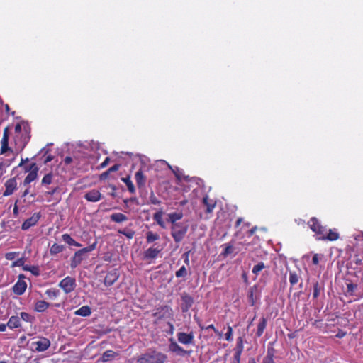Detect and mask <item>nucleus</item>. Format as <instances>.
I'll use <instances>...</instances> for the list:
<instances>
[{"mask_svg":"<svg viewBox=\"0 0 363 363\" xmlns=\"http://www.w3.org/2000/svg\"><path fill=\"white\" fill-rule=\"evenodd\" d=\"M29 161V159L28 158H26V159H21V161L20 162V164H18V167H22L24 163H26Z\"/></svg>","mask_w":363,"mask_h":363,"instance_id":"e2e57ef3","label":"nucleus"},{"mask_svg":"<svg viewBox=\"0 0 363 363\" xmlns=\"http://www.w3.org/2000/svg\"><path fill=\"white\" fill-rule=\"evenodd\" d=\"M162 215H163V212L162 211H157V213H155L153 215V219H154L155 221L157 222V223L160 226H161L162 228H164L165 226H164V221L162 220Z\"/></svg>","mask_w":363,"mask_h":363,"instance_id":"cd10ccee","label":"nucleus"},{"mask_svg":"<svg viewBox=\"0 0 363 363\" xmlns=\"http://www.w3.org/2000/svg\"><path fill=\"white\" fill-rule=\"evenodd\" d=\"M357 288V285L351 282L347 284V293L349 295H352L354 290Z\"/></svg>","mask_w":363,"mask_h":363,"instance_id":"c03bdc74","label":"nucleus"},{"mask_svg":"<svg viewBox=\"0 0 363 363\" xmlns=\"http://www.w3.org/2000/svg\"><path fill=\"white\" fill-rule=\"evenodd\" d=\"M256 291V287L252 286L248 289L247 299L250 306H254L256 301V297L254 296V292Z\"/></svg>","mask_w":363,"mask_h":363,"instance_id":"bb28decb","label":"nucleus"},{"mask_svg":"<svg viewBox=\"0 0 363 363\" xmlns=\"http://www.w3.org/2000/svg\"><path fill=\"white\" fill-rule=\"evenodd\" d=\"M120 165L119 164H115L110 167L108 170L106 172H104L101 176L104 177V174H107L108 172H116L119 169Z\"/></svg>","mask_w":363,"mask_h":363,"instance_id":"864d4df0","label":"nucleus"},{"mask_svg":"<svg viewBox=\"0 0 363 363\" xmlns=\"http://www.w3.org/2000/svg\"><path fill=\"white\" fill-rule=\"evenodd\" d=\"M118 354L113 350H106L102 355L103 362H107L111 359H113Z\"/></svg>","mask_w":363,"mask_h":363,"instance_id":"c85d7f7f","label":"nucleus"},{"mask_svg":"<svg viewBox=\"0 0 363 363\" xmlns=\"http://www.w3.org/2000/svg\"><path fill=\"white\" fill-rule=\"evenodd\" d=\"M84 199L90 202H97L102 198L101 194L96 189L90 190L84 194Z\"/></svg>","mask_w":363,"mask_h":363,"instance_id":"ddd939ff","label":"nucleus"},{"mask_svg":"<svg viewBox=\"0 0 363 363\" xmlns=\"http://www.w3.org/2000/svg\"><path fill=\"white\" fill-rule=\"evenodd\" d=\"M16 252H8L5 255V257L8 260H12L16 257Z\"/></svg>","mask_w":363,"mask_h":363,"instance_id":"4d7b16f0","label":"nucleus"},{"mask_svg":"<svg viewBox=\"0 0 363 363\" xmlns=\"http://www.w3.org/2000/svg\"><path fill=\"white\" fill-rule=\"evenodd\" d=\"M171 235L176 242H180L185 237L188 231V225L182 223H178L174 225H172L171 228Z\"/></svg>","mask_w":363,"mask_h":363,"instance_id":"f03ea898","label":"nucleus"},{"mask_svg":"<svg viewBox=\"0 0 363 363\" xmlns=\"http://www.w3.org/2000/svg\"><path fill=\"white\" fill-rule=\"evenodd\" d=\"M183 218L182 212H174L170 213L167 215V222L170 223L172 225H174L178 223L177 221L181 220Z\"/></svg>","mask_w":363,"mask_h":363,"instance_id":"a211bd4d","label":"nucleus"},{"mask_svg":"<svg viewBox=\"0 0 363 363\" xmlns=\"http://www.w3.org/2000/svg\"><path fill=\"white\" fill-rule=\"evenodd\" d=\"M118 233L120 234H123L125 236H126L128 238L131 239L133 238L135 235V232L130 229H123V230H118Z\"/></svg>","mask_w":363,"mask_h":363,"instance_id":"58836bf2","label":"nucleus"},{"mask_svg":"<svg viewBox=\"0 0 363 363\" xmlns=\"http://www.w3.org/2000/svg\"><path fill=\"white\" fill-rule=\"evenodd\" d=\"M45 294L50 299H55L60 294V291L55 289H49L46 290Z\"/></svg>","mask_w":363,"mask_h":363,"instance_id":"72a5a7b5","label":"nucleus"},{"mask_svg":"<svg viewBox=\"0 0 363 363\" xmlns=\"http://www.w3.org/2000/svg\"><path fill=\"white\" fill-rule=\"evenodd\" d=\"M168 325H169V333L170 334H173L174 331V327L173 324L171 323H168Z\"/></svg>","mask_w":363,"mask_h":363,"instance_id":"052dcab7","label":"nucleus"},{"mask_svg":"<svg viewBox=\"0 0 363 363\" xmlns=\"http://www.w3.org/2000/svg\"><path fill=\"white\" fill-rule=\"evenodd\" d=\"M177 336L179 342L184 345H192L194 342V335L193 332L189 333L179 332L177 333Z\"/></svg>","mask_w":363,"mask_h":363,"instance_id":"1a4fd4ad","label":"nucleus"},{"mask_svg":"<svg viewBox=\"0 0 363 363\" xmlns=\"http://www.w3.org/2000/svg\"><path fill=\"white\" fill-rule=\"evenodd\" d=\"M339 238V234L333 231V230H329V232L327 233L325 232L324 235H321V236L318 238L319 240H328L330 241L337 240Z\"/></svg>","mask_w":363,"mask_h":363,"instance_id":"6ab92c4d","label":"nucleus"},{"mask_svg":"<svg viewBox=\"0 0 363 363\" xmlns=\"http://www.w3.org/2000/svg\"><path fill=\"white\" fill-rule=\"evenodd\" d=\"M241 353H242V352H240V351H238V350L235 351V353L234 354V358H233L232 363H240V361Z\"/></svg>","mask_w":363,"mask_h":363,"instance_id":"de8ad7c7","label":"nucleus"},{"mask_svg":"<svg viewBox=\"0 0 363 363\" xmlns=\"http://www.w3.org/2000/svg\"><path fill=\"white\" fill-rule=\"evenodd\" d=\"M20 315H21L20 318L22 319L23 320L28 322V323L32 322L33 317L29 313H26V312H21L20 313Z\"/></svg>","mask_w":363,"mask_h":363,"instance_id":"a18cd8bd","label":"nucleus"},{"mask_svg":"<svg viewBox=\"0 0 363 363\" xmlns=\"http://www.w3.org/2000/svg\"><path fill=\"white\" fill-rule=\"evenodd\" d=\"M266 326H267V320L265 318L263 317L260 319L259 323L257 325V330L256 333V335L257 337L262 336V335L264 333V329L266 328Z\"/></svg>","mask_w":363,"mask_h":363,"instance_id":"a878e982","label":"nucleus"},{"mask_svg":"<svg viewBox=\"0 0 363 363\" xmlns=\"http://www.w3.org/2000/svg\"><path fill=\"white\" fill-rule=\"evenodd\" d=\"M189 253H190V251H188V252H186L185 253H184L182 255V257L184 259V262L186 265L189 264Z\"/></svg>","mask_w":363,"mask_h":363,"instance_id":"6e6d98bb","label":"nucleus"},{"mask_svg":"<svg viewBox=\"0 0 363 363\" xmlns=\"http://www.w3.org/2000/svg\"><path fill=\"white\" fill-rule=\"evenodd\" d=\"M57 188L55 187V188L52 189L51 191H48V194L53 195V194H55L57 192Z\"/></svg>","mask_w":363,"mask_h":363,"instance_id":"338daca9","label":"nucleus"},{"mask_svg":"<svg viewBox=\"0 0 363 363\" xmlns=\"http://www.w3.org/2000/svg\"><path fill=\"white\" fill-rule=\"evenodd\" d=\"M52 159H53V157H52V155H48V156L45 158V161H44V163H45V164H46V163H48V162H49L52 161Z\"/></svg>","mask_w":363,"mask_h":363,"instance_id":"0e129e2a","label":"nucleus"},{"mask_svg":"<svg viewBox=\"0 0 363 363\" xmlns=\"http://www.w3.org/2000/svg\"><path fill=\"white\" fill-rule=\"evenodd\" d=\"M7 326H8L7 324H3V323L0 324V331L1 332L5 331Z\"/></svg>","mask_w":363,"mask_h":363,"instance_id":"69168bd1","label":"nucleus"},{"mask_svg":"<svg viewBox=\"0 0 363 363\" xmlns=\"http://www.w3.org/2000/svg\"><path fill=\"white\" fill-rule=\"evenodd\" d=\"M23 269L24 271H28V272H32V274L35 276L39 275V269H38V267H37L35 266H30V265L26 264V265L23 266Z\"/></svg>","mask_w":363,"mask_h":363,"instance_id":"c9c22d12","label":"nucleus"},{"mask_svg":"<svg viewBox=\"0 0 363 363\" xmlns=\"http://www.w3.org/2000/svg\"><path fill=\"white\" fill-rule=\"evenodd\" d=\"M62 238V240L69 245L74 243V240L72 238L69 234H63Z\"/></svg>","mask_w":363,"mask_h":363,"instance_id":"49530a36","label":"nucleus"},{"mask_svg":"<svg viewBox=\"0 0 363 363\" xmlns=\"http://www.w3.org/2000/svg\"><path fill=\"white\" fill-rule=\"evenodd\" d=\"M50 346V341L45 337H39L38 340L33 341L30 344V348L35 352H44Z\"/></svg>","mask_w":363,"mask_h":363,"instance_id":"423d86ee","label":"nucleus"},{"mask_svg":"<svg viewBox=\"0 0 363 363\" xmlns=\"http://www.w3.org/2000/svg\"><path fill=\"white\" fill-rule=\"evenodd\" d=\"M118 279V275L116 271L109 272L105 279L104 284L107 286H112Z\"/></svg>","mask_w":363,"mask_h":363,"instance_id":"f3484780","label":"nucleus"},{"mask_svg":"<svg viewBox=\"0 0 363 363\" xmlns=\"http://www.w3.org/2000/svg\"><path fill=\"white\" fill-rule=\"evenodd\" d=\"M38 171H33V172L28 173L23 180V185L27 186L35 181L38 178Z\"/></svg>","mask_w":363,"mask_h":363,"instance_id":"5701e85b","label":"nucleus"},{"mask_svg":"<svg viewBox=\"0 0 363 363\" xmlns=\"http://www.w3.org/2000/svg\"><path fill=\"white\" fill-rule=\"evenodd\" d=\"M7 325L10 329L18 328L21 326V318L18 316H11L8 323Z\"/></svg>","mask_w":363,"mask_h":363,"instance_id":"aec40b11","label":"nucleus"},{"mask_svg":"<svg viewBox=\"0 0 363 363\" xmlns=\"http://www.w3.org/2000/svg\"><path fill=\"white\" fill-rule=\"evenodd\" d=\"M91 313V308L88 306H84L77 310L74 312L76 315H79L82 317H87Z\"/></svg>","mask_w":363,"mask_h":363,"instance_id":"4be33fe9","label":"nucleus"},{"mask_svg":"<svg viewBox=\"0 0 363 363\" xmlns=\"http://www.w3.org/2000/svg\"><path fill=\"white\" fill-rule=\"evenodd\" d=\"M308 225L310 226V228L317 234L320 235H324L326 228L323 226H322L318 219L315 217L311 218V220L308 222Z\"/></svg>","mask_w":363,"mask_h":363,"instance_id":"9d476101","label":"nucleus"},{"mask_svg":"<svg viewBox=\"0 0 363 363\" xmlns=\"http://www.w3.org/2000/svg\"><path fill=\"white\" fill-rule=\"evenodd\" d=\"M188 274L187 269L185 266H182L178 271L175 272V276L177 278L186 277Z\"/></svg>","mask_w":363,"mask_h":363,"instance_id":"ea45409f","label":"nucleus"},{"mask_svg":"<svg viewBox=\"0 0 363 363\" xmlns=\"http://www.w3.org/2000/svg\"><path fill=\"white\" fill-rule=\"evenodd\" d=\"M59 286L65 291V294H69L75 289L76 280L74 278L67 276L60 281Z\"/></svg>","mask_w":363,"mask_h":363,"instance_id":"0eeeda50","label":"nucleus"},{"mask_svg":"<svg viewBox=\"0 0 363 363\" xmlns=\"http://www.w3.org/2000/svg\"><path fill=\"white\" fill-rule=\"evenodd\" d=\"M265 268V265L263 262H259L255 265L252 269V273L257 275L261 270Z\"/></svg>","mask_w":363,"mask_h":363,"instance_id":"79ce46f5","label":"nucleus"},{"mask_svg":"<svg viewBox=\"0 0 363 363\" xmlns=\"http://www.w3.org/2000/svg\"><path fill=\"white\" fill-rule=\"evenodd\" d=\"M299 281V276L295 272H290L289 273V282L291 285L296 284Z\"/></svg>","mask_w":363,"mask_h":363,"instance_id":"e433bc0d","label":"nucleus"},{"mask_svg":"<svg viewBox=\"0 0 363 363\" xmlns=\"http://www.w3.org/2000/svg\"><path fill=\"white\" fill-rule=\"evenodd\" d=\"M21 127L19 124L16 125L15 127V132L16 133V135L15 136V143L17 146V150L21 152L24 147H26V144L29 141L30 137L26 134H22L21 133Z\"/></svg>","mask_w":363,"mask_h":363,"instance_id":"20e7f679","label":"nucleus"},{"mask_svg":"<svg viewBox=\"0 0 363 363\" xmlns=\"http://www.w3.org/2000/svg\"><path fill=\"white\" fill-rule=\"evenodd\" d=\"M121 180L127 185L128 189L130 193H135V189L134 185L129 177H123Z\"/></svg>","mask_w":363,"mask_h":363,"instance_id":"473e14b6","label":"nucleus"},{"mask_svg":"<svg viewBox=\"0 0 363 363\" xmlns=\"http://www.w3.org/2000/svg\"><path fill=\"white\" fill-rule=\"evenodd\" d=\"M23 263H24V262H23V259H19L14 263V265L23 267V266H24Z\"/></svg>","mask_w":363,"mask_h":363,"instance_id":"bf43d9fd","label":"nucleus"},{"mask_svg":"<svg viewBox=\"0 0 363 363\" xmlns=\"http://www.w3.org/2000/svg\"><path fill=\"white\" fill-rule=\"evenodd\" d=\"M108 162H109V158H108V157H106V158L105 159V160H104V161L101 164V165H100V166H101V168L105 167L108 164Z\"/></svg>","mask_w":363,"mask_h":363,"instance_id":"680f3d73","label":"nucleus"},{"mask_svg":"<svg viewBox=\"0 0 363 363\" xmlns=\"http://www.w3.org/2000/svg\"><path fill=\"white\" fill-rule=\"evenodd\" d=\"M40 218V213H34L30 218L26 219L22 224V230H26L30 227L34 226Z\"/></svg>","mask_w":363,"mask_h":363,"instance_id":"f8f14e48","label":"nucleus"},{"mask_svg":"<svg viewBox=\"0 0 363 363\" xmlns=\"http://www.w3.org/2000/svg\"><path fill=\"white\" fill-rule=\"evenodd\" d=\"M9 138L8 128H6L4 130L3 138L1 141V154H4L7 151L10 150L9 147Z\"/></svg>","mask_w":363,"mask_h":363,"instance_id":"4468645a","label":"nucleus"},{"mask_svg":"<svg viewBox=\"0 0 363 363\" xmlns=\"http://www.w3.org/2000/svg\"><path fill=\"white\" fill-rule=\"evenodd\" d=\"M146 239L147 243H152L155 240L160 239V235L157 233H154L152 231H148L146 233Z\"/></svg>","mask_w":363,"mask_h":363,"instance_id":"2f4dec72","label":"nucleus"},{"mask_svg":"<svg viewBox=\"0 0 363 363\" xmlns=\"http://www.w3.org/2000/svg\"><path fill=\"white\" fill-rule=\"evenodd\" d=\"M167 355L156 350H148L138 357L131 359L132 363H167Z\"/></svg>","mask_w":363,"mask_h":363,"instance_id":"f257e3e1","label":"nucleus"},{"mask_svg":"<svg viewBox=\"0 0 363 363\" xmlns=\"http://www.w3.org/2000/svg\"><path fill=\"white\" fill-rule=\"evenodd\" d=\"M53 179V174L52 173L46 174L41 181L42 186H47L52 183Z\"/></svg>","mask_w":363,"mask_h":363,"instance_id":"f704fd0d","label":"nucleus"},{"mask_svg":"<svg viewBox=\"0 0 363 363\" xmlns=\"http://www.w3.org/2000/svg\"><path fill=\"white\" fill-rule=\"evenodd\" d=\"M50 304L45 301H38L35 304V310L38 312H44Z\"/></svg>","mask_w":363,"mask_h":363,"instance_id":"393cba45","label":"nucleus"},{"mask_svg":"<svg viewBox=\"0 0 363 363\" xmlns=\"http://www.w3.org/2000/svg\"><path fill=\"white\" fill-rule=\"evenodd\" d=\"M135 177L138 186L139 188L143 186L145 184V177L143 172L141 170L138 171Z\"/></svg>","mask_w":363,"mask_h":363,"instance_id":"b1692460","label":"nucleus"},{"mask_svg":"<svg viewBox=\"0 0 363 363\" xmlns=\"http://www.w3.org/2000/svg\"><path fill=\"white\" fill-rule=\"evenodd\" d=\"M110 218H111V221L116 222L118 223L125 222V221L128 220V217L125 214H123L121 213H115L111 214L110 216Z\"/></svg>","mask_w":363,"mask_h":363,"instance_id":"412c9836","label":"nucleus"},{"mask_svg":"<svg viewBox=\"0 0 363 363\" xmlns=\"http://www.w3.org/2000/svg\"><path fill=\"white\" fill-rule=\"evenodd\" d=\"M72 162V158L69 156H67L64 160V162L67 165L69 164Z\"/></svg>","mask_w":363,"mask_h":363,"instance_id":"13d9d810","label":"nucleus"},{"mask_svg":"<svg viewBox=\"0 0 363 363\" xmlns=\"http://www.w3.org/2000/svg\"><path fill=\"white\" fill-rule=\"evenodd\" d=\"M233 329L230 326H228V331L225 333V339L228 341H231L233 340Z\"/></svg>","mask_w":363,"mask_h":363,"instance_id":"8fccbe9b","label":"nucleus"},{"mask_svg":"<svg viewBox=\"0 0 363 363\" xmlns=\"http://www.w3.org/2000/svg\"><path fill=\"white\" fill-rule=\"evenodd\" d=\"M181 309L183 313H186L193 306L194 300L192 296L186 292L181 294Z\"/></svg>","mask_w":363,"mask_h":363,"instance_id":"6e6552de","label":"nucleus"},{"mask_svg":"<svg viewBox=\"0 0 363 363\" xmlns=\"http://www.w3.org/2000/svg\"><path fill=\"white\" fill-rule=\"evenodd\" d=\"M274 354L272 350H268L267 356L263 359V363H275L274 359Z\"/></svg>","mask_w":363,"mask_h":363,"instance_id":"4c0bfd02","label":"nucleus"},{"mask_svg":"<svg viewBox=\"0 0 363 363\" xmlns=\"http://www.w3.org/2000/svg\"><path fill=\"white\" fill-rule=\"evenodd\" d=\"M162 248L151 247L146 250L144 252V258L145 259H152L157 257L161 252Z\"/></svg>","mask_w":363,"mask_h":363,"instance_id":"2eb2a0df","label":"nucleus"},{"mask_svg":"<svg viewBox=\"0 0 363 363\" xmlns=\"http://www.w3.org/2000/svg\"><path fill=\"white\" fill-rule=\"evenodd\" d=\"M321 289H322V288L319 285L318 282H315L313 285V296L314 298H317L319 296Z\"/></svg>","mask_w":363,"mask_h":363,"instance_id":"37998d69","label":"nucleus"},{"mask_svg":"<svg viewBox=\"0 0 363 363\" xmlns=\"http://www.w3.org/2000/svg\"><path fill=\"white\" fill-rule=\"evenodd\" d=\"M323 255H319V254H315L313 257V259H312V262L313 264H318L319 263V259L323 258Z\"/></svg>","mask_w":363,"mask_h":363,"instance_id":"3c124183","label":"nucleus"},{"mask_svg":"<svg viewBox=\"0 0 363 363\" xmlns=\"http://www.w3.org/2000/svg\"><path fill=\"white\" fill-rule=\"evenodd\" d=\"M169 350L174 354L182 357H189L192 353V350H184L172 338L169 339Z\"/></svg>","mask_w":363,"mask_h":363,"instance_id":"39448f33","label":"nucleus"},{"mask_svg":"<svg viewBox=\"0 0 363 363\" xmlns=\"http://www.w3.org/2000/svg\"><path fill=\"white\" fill-rule=\"evenodd\" d=\"M236 350L240 352H242L243 350V343L242 337H239L237 340Z\"/></svg>","mask_w":363,"mask_h":363,"instance_id":"603ef678","label":"nucleus"},{"mask_svg":"<svg viewBox=\"0 0 363 363\" xmlns=\"http://www.w3.org/2000/svg\"><path fill=\"white\" fill-rule=\"evenodd\" d=\"M65 250V246L62 245H59L57 243L53 244L50 250L51 255H56L62 252Z\"/></svg>","mask_w":363,"mask_h":363,"instance_id":"7c9ffc66","label":"nucleus"},{"mask_svg":"<svg viewBox=\"0 0 363 363\" xmlns=\"http://www.w3.org/2000/svg\"><path fill=\"white\" fill-rule=\"evenodd\" d=\"M242 222V218H239L237 220H236V223H235V227H238L241 223Z\"/></svg>","mask_w":363,"mask_h":363,"instance_id":"774afa93","label":"nucleus"},{"mask_svg":"<svg viewBox=\"0 0 363 363\" xmlns=\"http://www.w3.org/2000/svg\"><path fill=\"white\" fill-rule=\"evenodd\" d=\"M17 189V182L16 178H11L5 183V191L3 193L4 196H8L14 192Z\"/></svg>","mask_w":363,"mask_h":363,"instance_id":"9b49d317","label":"nucleus"},{"mask_svg":"<svg viewBox=\"0 0 363 363\" xmlns=\"http://www.w3.org/2000/svg\"><path fill=\"white\" fill-rule=\"evenodd\" d=\"M24 170L26 172H33V171H39V168L36 163H32L29 165L24 167Z\"/></svg>","mask_w":363,"mask_h":363,"instance_id":"a19ab883","label":"nucleus"},{"mask_svg":"<svg viewBox=\"0 0 363 363\" xmlns=\"http://www.w3.org/2000/svg\"><path fill=\"white\" fill-rule=\"evenodd\" d=\"M203 204L206 206V213H211L213 210V208H215L216 206V203L212 201L211 203H210L208 201V196H205L203 199Z\"/></svg>","mask_w":363,"mask_h":363,"instance_id":"c756f323","label":"nucleus"},{"mask_svg":"<svg viewBox=\"0 0 363 363\" xmlns=\"http://www.w3.org/2000/svg\"><path fill=\"white\" fill-rule=\"evenodd\" d=\"M233 252V247L232 245H227L224 250V255H230Z\"/></svg>","mask_w":363,"mask_h":363,"instance_id":"5fc2aeb1","label":"nucleus"},{"mask_svg":"<svg viewBox=\"0 0 363 363\" xmlns=\"http://www.w3.org/2000/svg\"><path fill=\"white\" fill-rule=\"evenodd\" d=\"M27 288V284L26 281L18 280L13 286V291L16 295H22Z\"/></svg>","mask_w":363,"mask_h":363,"instance_id":"dca6fc26","label":"nucleus"},{"mask_svg":"<svg viewBox=\"0 0 363 363\" xmlns=\"http://www.w3.org/2000/svg\"><path fill=\"white\" fill-rule=\"evenodd\" d=\"M96 244H97V242H94L93 244H91L89 247H84L83 249H81V250L77 251L74 253L73 257L72 258L71 263H70L71 268L74 269L79 264H80L82 261L84 259L85 255L86 253L94 250L96 248Z\"/></svg>","mask_w":363,"mask_h":363,"instance_id":"7ed1b4c3","label":"nucleus"},{"mask_svg":"<svg viewBox=\"0 0 363 363\" xmlns=\"http://www.w3.org/2000/svg\"><path fill=\"white\" fill-rule=\"evenodd\" d=\"M150 201L152 204L157 205L160 203V201L152 192L150 196Z\"/></svg>","mask_w":363,"mask_h":363,"instance_id":"09e8293b","label":"nucleus"}]
</instances>
